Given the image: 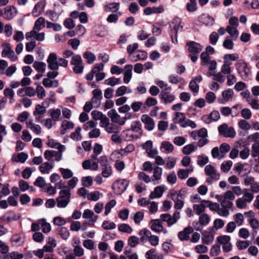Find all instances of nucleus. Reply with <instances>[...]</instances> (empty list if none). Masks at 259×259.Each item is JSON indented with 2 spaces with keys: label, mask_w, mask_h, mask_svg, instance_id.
<instances>
[{
  "label": "nucleus",
  "mask_w": 259,
  "mask_h": 259,
  "mask_svg": "<svg viewBox=\"0 0 259 259\" xmlns=\"http://www.w3.org/2000/svg\"><path fill=\"white\" fill-rule=\"evenodd\" d=\"M243 196L242 198L246 201L248 203H250L252 201L254 198L253 193L249 191L247 188L243 189Z\"/></svg>",
  "instance_id": "nucleus-37"
},
{
  "label": "nucleus",
  "mask_w": 259,
  "mask_h": 259,
  "mask_svg": "<svg viewBox=\"0 0 259 259\" xmlns=\"http://www.w3.org/2000/svg\"><path fill=\"white\" fill-rule=\"evenodd\" d=\"M140 243L139 238L136 236H132L130 237L127 240L128 244L132 247H134L136 246Z\"/></svg>",
  "instance_id": "nucleus-63"
},
{
  "label": "nucleus",
  "mask_w": 259,
  "mask_h": 259,
  "mask_svg": "<svg viewBox=\"0 0 259 259\" xmlns=\"http://www.w3.org/2000/svg\"><path fill=\"white\" fill-rule=\"evenodd\" d=\"M201 240L204 244H210L214 240V235L213 233L209 231H205L202 233Z\"/></svg>",
  "instance_id": "nucleus-22"
},
{
  "label": "nucleus",
  "mask_w": 259,
  "mask_h": 259,
  "mask_svg": "<svg viewBox=\"0 0 259 259\" xmlns=\"http://www.w3.org/2000/svg\"><path fill=\"white\" fill-rule=\"evenodd\" d=\"M259 155V143L256 142L251 146V156L256 157Z\"/></svg>",
  "instance_id": "nucleus-64"
},
{
  "label": "nucleus",
  "mask_w": 259,
  "mask_h": 259,
  "mask_svg": "<svg viewBox=\"0 0 259 259\" xmlns=\"http://www.w3.org/2000/svg\"><path fill=\"white\" fill-rule=\"evenodd\" d=\"M119 8V4L118 3H109L105 7L106 12H116Z\"/></svg>",
  "instance_id": "nucleus-56"
},
{
  "label": "nucleus",
  "mask_w": 259,
  "mask_h": 259,
  "mask_svg": "<svg viewBox=\"0 0 259 259\" xmlns=\"http://www.w3.org/2000/svg\"><path fill=\"white\" fill-rule=\"evenodd\" d=\"M51 118L56 122L59 120L61 115V110L60 109H51L49 110Z\"/></svg>",
  "instance_id": "nucleus-38"
},
{
  "label": "nucleus",
  "mask_w": 259,
  "mask_h": 259,
  "mask_svg": "<svg viewBox=\"0 0 259 259\" xmlns=\"http://www.w3.org/2000/svg\"><path fill=\"white\" fill-rule=\"evenodd\" d=\"M81 128L78 126L75 128L74 132L72 133L70 135V138L74 141H80L82 139V137L80 134Z\"/></svg>",
  "instance_id": "nucleus-51"
},
{
  "label": "nucleus",
  "mask_w": 259,
  "mask_h": 259,
  "mask_svg": "<svg viewBox=\"0 0 259 259\" xmlns=\"http://www.w3.org/2000/svg\"><path fill=\"white\" fill-rule=\"evenodd\" d=\"M133 132L131 130H127L122 132V136L124 138L125 140L127 141H131L137 139L138 138V136L134 135Z\"/></svg>",
  "instance_id": "nucleus-39"
},
{
  "label": "nucleus",
  "mask_w": 259,
  "mask_h": 259,
  "mask_svg": "<svg viewBox=\"0 0 259 259\" xmlns=\"http://www.w3.org/2000/svg\"><path fill=\"white\" fill-rule=\"evenodd\" d=\"M74 126V124L72 122L66 120H63L61 124V134H65L67 131L73 129Z\"/></svg>",
  "instance_id": "nucleus-23"
},
{
  "label": "nucleus",
  "mask_w": 259,
  "mask_h": 259,
  "mask_svg": "<svg viewBox=\"0 0 259 259\" xmlns=\"http://www.w3.org/2000/svg\"><path fill=\"white\" fill-rule=\"evenodd\" d=\"M137 53V55L135 56H134L131 59L133 61L136 62L139 60H143L147 57V53L145 51H138Z\"/></svg>",
  "instance_id": "nucleus-46"
},
{
  "label": "nucleus",
  "mask_w": 259,
  "mask_h": 259,
  "mask_svg": "<svg viewBox=\"0 0 259 259\" xmlns=\"http://www.w3.org/2000/svg\"><path fill=\"white\" fill-rule=\"evenodd\" d=\"M183 192L184 191L182 190L177 191L174 190H171L169 191L168 195L173 201H175L182 197Z\"/></svg>",
  "instance_id": "nucleus-40"
},
{
  "label": "nucleus",
  "mask_w": 259,
  "mask_h": 259,
  "mask_svg": "<svg viewBox=\"0 0 259 259\" xmlns=\"http://www.w3.org/2000/svg\"><path fill=\"white\" fill-rule=\"evenodd\" d=\"M47 62L48 68L52 70H58L59 67L66 68L68 66V60L63 58H57V55L54 53L49 54Z\"/></svg>",
  "instance_id": "nucleus-1"
},
{
  "label": "nucleus",
  "mask_w": 259,
  "mask_h": 259,
  "mask_svg": "<svg viewBox=\"0 0 259 259\" xmlns=\"http://www.w3.org/2000/svg\"><path fill=\"white\" fill-rule=\"evenodd\" d=\"M174 147L173 145L168 141H163L160 146V150L161 152L166 154H169L172 152Z\"/></svg>",
  "instance_id": "nucleus-28"
},
{
  "label": "nucleus",
  "mask_w": 259,
  "mask_h": 259,
  "mask_svg": "<svg viewBox=\"0 0 259 259\" xmlns=\"http://www.w3.org/2000/svg\"><path fill=\"white\" fill-rule=\"evenodd\" d=\"M16 8L12 5L8 6L4 9L3 18L7 20H11L17 14Z\"/></svg>",
  "instance_id": "nucleus-11"
},
{
  "label": "nucleus",
  "mask_w": 259,
  "mask_h": 259,
  "mask_svg": "<svg viewBox=\"0 0 259 259\" xmlns=\"http://www.w3.org/2000/svg\"><path fill=\"white\" fill-rule=\"evenodd\" d=\"M41 227L42 228V231L45 234L49 233L52 229L51 224L46 221L45 219H41L38 220Z\"/></svg>",
  "instance_id": "nucleus-41"
},
{
  "label": "nucleus",
  "mask_w": 259,
  "mask_h": 259,
  "mask_svg": "<svg viewBox=\"0 0 259 259\" xmlns=\"http://www.w3.org/2000/svg\"><path fill=\"white\" fill-rule=\"evenodd\" d=\"M83 57L87 60V63L93 64L96 59V56L90 51H86L83 54Z\"/></svg>",
  "instance_id": "nucleus-42"
},
{
  "label": "nucleus",
  "mask_w": 259,
  "mask_h": 259,
  "mask_svg": "<svg viewBox=\"0 0 259 259\" xmlns=\"http://www.w3.org/2000/svg\"><path fill=\"white\" fill-rule=\"evenodd\" d=\"M82 218L85 219H90L88 222H85V224L93 225L97 221L98 217L95 215L94 211L92 210L86 209L83 212Z\"/></svg>",
  "instance_id": "nucleus-13"
},
{
  "label": "nucleus",
  "mask_w": 259,
  "mask_h": 259,
  "mask_svg": "<svg viewBox=\"0 0 259 259\" xmlns=\"http://www.w3.org/2000/svg\"><path fill=\"white\" fill-rule=\"evenodd\" d=\"M116 204V201L114 199L110 200L107 203L105 206L104 214L106 215H108L112 208H113Z\"/></svg>",
  "instance_id": "nucleus-57"
},
{
  "label": "nucleus",
  "mask_w": 259,
  "mask_h": 259,
  "mask_svg": "<svg viewBox=\"0 0 259 259\" xmlns=\"http://www.w3.org/2000/svg\"><path fill=\"white\" fill-rule=\"evenodd\" d=\"M103 196V194L98 191H95L89 192L87 195V199L89 200L93 201H97L101 197Z\"/></svg>",
  "instance_id": "nucleus-36"
},
{
  "label": "nucleus",
  "mask_w": 259,
  "mask_h": 259,
  "mask_svg": "<svg viewBox=\"0 0 259 259\" xmlns=\"http://www.w3.org/2000/svg\"><path fill=\"white\" fill-rule=\"evenodd\" d=\"M47 145L50 148H55L58 149V150H65L66 147L64 145L61 144L60 143L57 142L54 139H48Z\"/></svg>",
  "instance_id": "nucleus-27"
},
{
  "label": "nucleus",
  "mask_w": 259,
  "mask_h": 259,
  "mask_svg": "<svg viewBox=\"0 0 259 259\" xmlns=\"http://www.w3.org/2000/svg\"><path fill=\"white\" fill-rule=\"evenodd\" d=\"M105 131L110 134L118 133L120 128L115 124L109 123L105 128Z\"/></svg>",
  "instance_id": "nucleus-58"
},
{
  "label": "nucleus",
  "mask_w": 259,
  "mask_h": 259,
  "mask_svg": "<svg viewBox=\"0 0 259 259\" xmlns=\"http://www.w3.org/2000/svg\"><path fill=\"white\" fill-rule=\"evenodd\" d=\"M124 70L123 82L125 83H128L132 77L133 66L130 64L126 65L124 67Z\"/></svg>",
  "instance_id": "nucleus-24"
},
{
  "label": "nucleus",
  "mask_w": 259,
  "mask_h": 259,
  "mask_svg": "<svg viewBox=\"0 0 259 259\" xmlns=\"http://www.w3.org/2000/svg\"><path fill=\"white\" fill-rule=\"evenodd\" d=\"M131 131L136 132L139 135L142 134L141 124L140 121H134L131 124Z\"/></svg>",
  "instance_id": "nucleus-54"
},
{
  "label": "nucleus",
  "mask_w": 259,
  "mask_h": 259,
  "mask_svg": "<svg viewBox=\"0 0 259 259\" xmlns=\"http://www.w3.org/2000/svg\"><path fill=\"white\" fill-rule=\"evenodd\" d=\"M11 240L13 245L20 246L24 242V236L23 234L14 235Z\"/></svg>",
  "instance_id": "nucleus-34"
},
{
  "label": "nucleus",
  "mask_w": 259,
  "mask_h": 259,
  "mask_svg": "<svg viewBox=\"0 0 259 259\" xmlns=\"http://www.w3.org/2000/svg\"><path fill=\"white\" fill-rule=\"evenodd\" d=\"M48 78H45L43 79L42 83L43 85L47 88H57L59 86V81L58 80H51Z\"/></svg>",
  "instance_id": "nucleus-30"
},
{
  "label": "nucleus",
  "mask_w": 259,
  "mask_h": 259,
  "mask_svg": "<svg viewBox=\"0 0 259 259\" xmlns=\"http://www.w3.org/2000/svg\"><path fill=\"white\" fill-rule=\"evenodd\" d=\"M226 31L229 33L232 40H235L237 39L239 33L237 27L227 26L226 27Z\"/></svg>",
  "instance_id": "nucleus-33"
},
{
  "label": "nucleus",
  "mask_w": 259,
  "mask_h": 259,
  "mask_svg": "<svg viewBox=\"0 0 259 259\" xmlns=\"http://www.w3.org/2000/svg\"><path fill=\"white\" fill-rule=\"evenodd\" d=\"M193 232V228L191 226H188L178 233V237L182 241H188L190 239V234Z\"/></svg>",
  "instance_id": "nucleus-12"
},
{
  "label": "nucleus",
  "mask_w": 259,
  "mask_h": 259,
  "mask_svg": "<svg viewBox=\"0 0 259 259\" xmlns=\"http://www.w3.org/2000/svg\"><path fill=\"white\" fill-rule=\"evenodd\" d=\"M118 230L119 232L127 234H131L133 232L132 227L127 224H121L118 227Z\"/></svg>",
  "instance_id": "nucleus-50"
},
{
  "label": "nucleus",
  "mask_w": 259,
  "mask_h": 259,
  "mask_svg": "<svg viewBox=\"0 0 259 259\" xmlns=\"http://www.w3.org/2000/svg\"><path fill=\"white\" fill-rule=\"evenodd\" d=\"M102 176L103 178H108L113 174V169L111 165H109L102 167Z\"/></svg>",
  "instance_id": "nucleus-43"
},
{
  "label": "nucleus",
  "mask_w": 259,
  "mask_h": 259,
  "mask_svg": "<svg viewBox=\"0 0 259 259\" xmlns=\"http://www.w3.org/2000/svg\"><path fill=\"white\" fill-rule=\"evenodd\" d=\"M231 62H227V61L224 60V64L221 67L222 73L227 75L230 74L231 72Z\"/></svg>",
  "instance_id": "nucleus-49"
},
{
  "label": "nucleus",
  "mask_w": 259,
  "mask_h": 259,
  "mask_svg": "<svg viewBox=\"0 0 259 259\" xmlns=\"http://www.w3.org/2000/svg\"><path fill=\"white\" fill-rule=\"evenodd\" d=\"M234 95L233 91L231 89H228L222 92V97L219 99L220 102L222 104L232 100Z\"/></svg>",
  "instance_id": "nucleus-19"
},
{
  "label": "nucleus",
  "mask_w": 259,
  "mask_h": 259,
  "mask_svg": "<svg viewBox=\"0 0 259 259\" xmlns=\"http://www.w3.org/2000/svg\"><path fill=\"white\" fill-rule=\"evenodd\" d=\"M45 19L42 17H39L35 22L33 29L39 31L45 26Z\"/></svg>",
  "instance_id": "nucleus-35"
},
{
  "label": "nucleus",
  "mask_w": 259,
  "mask_h": 259,
  "mask_svg": "<svg viewBox=\"0 0 259 259\" xmlns=\"http://www.w3.org/2000/svg\"><path fill=\"white\" fill-rule=\"evenodd\" d=\"M149 227L150 229L154 232H162L164 234L167 233V230L163 227L162 223L159 219H153L149 222Z\"/></svg>",
  "instance_id": "nucleus-8"
},
{
  "label": "nucleus",
  "mask_w": 259,
  "mask_h": 259,
  "mask_svg": "<svg viewBox=\"0 0 259 259\" xmlns=\"http://www.w3.org/2000/svg\"><path fill=\"white\" fill-rule=\"evenodd\" d=\"M165 190L164 186H157L155 188L154 191L152 192L150 194V198L151 199L160 198L162 196Z\"/></svg>",
  "instance_id": "nucleus-26"
},
{
  "label": "nucleus",
  "mask_w": 259,
  "mask_h": 259,
  "mask_svg": "<svg viewBox=\"0 0 259 259\" xmlns=\"http://www.w3.org/2000/svg\"><path fill=\"white\" fill-rule=\"evenodd\" d=\"M141 121L144 123L145 127L148 131H152L155 127L154 120L147 114L141 116Z\"/></svg>",
  "instance_id": "nucleus-15"
},
{
  "label": "nucleus",
  "mask_w": 259,
  "mask_h": 259,
  "mask_svg": "<svg viewBox=\"0 0 259 259\" xmlns=\"http://www.w3.org/2000/svg\"><path fill=\"white\" fill-rule=\"evenodd\" d=\"M208 248L204 244H198L195 246L194 251L198 254H204L208 251Z\"/></svg>",
  "instance_id": "nucleus-59"
},
{
  "label": "nucleus",
  "mask_w": 259,
  "mask_h": 259,
  "mask_svg": "<svg viewBox=\"0 0 259 259\" xmlns=\"http://www.w3.org/2000/svg\"><path fill=\"white\" fill-rule=\"evenodd\" d=\"M238 125L240 128L244 131H248L251 128L250 124L245 119L240 120L238 121Z\"/></svg>",
  "instance_id": "nucleus-60"
},
{
  "label": "nucleus",
  "mask_w": 259,
  "mask_h": 259,
  "mask_svg": "<svg viewBox=\"0 0 259 259\" xmlns=\"http://www.w3.org/2000/svg\"><path fill=\"white\" fill-rule=\"evenodd\" d=\"M218 131L220 134L227 138H233L236 135L234 129L232 127H229L227 124H223L219 126Z\"/></svg>",
  "instance_id": "nucleus-10"
},
{
  "label": "nucleus",
  "mask_w": 259,
  "mask_h": 259,
  "mask_svg": "<svg viewBox=\"0 0 259 259\" xmlns=\"http://www.w3.org/2000/svg\"><path fill=\"white\" fill-rule=\"evenodd\" d=\"M187 45L188 47V51L191 54L196 55L202 50L201 46L197 42L190 41L187 42Z\"/></svg>",
  "instance_id": "nucleus-17"
},
{
  "label": "nucleus",
  "mask_w": 259,
  "mask_h": 259,
  "mask_svg": "<svg viewBox=\"0 0 259 259\" xmlns=\"http://www.w3.org/2000/svg\"><path fill=\"white\" fill-rule=\"evenodd\" d=\"M59 171L64 179H69L73 176V171L69 168H60Z\"/></svg>",
  "instance_id": "nucleus-45"
},
{
  "label": "nucleus",
  "mask_w": 259,
  "mask_h": 259,
  "mask_svg": "<svg viewBox=\"0 0 259 259\" xmlns=\"http://www.w3.org/2000/svg\"><path fill=\"white\" fill-rule=\"evenodd\" d=\"M231 238L228 235H222L217 237V240L219 244L222 246L230 242Z\"/></svg>",
  "instance_id": "nucleus-62"
},
{
  "label": "nucleus",
  "mask_w": 259,
  "mask_h": 259,
  "mask_svg": "<svg viewBox=\"0 0 259 259\" xmlns=\"http://www.w3.org/2000/svg\"><path fill=\"white\" fill-rule=\"evenodd\" d=\"M185 119L186 116L185 113L177 112L175 113L174 121L175 123H179L181 124L185 122Z\"/></svg>",
  "instance_id": "nucleus-53"
},
{
  "label": "nucleus",
  "mask_w": 259,
  "mask_h": 259,
  "mask_svg": "<svg viewBox=\"0 0 259 259\" xmlns=\"http://www.w3.org/2000/svg\"><path fill=\"white\" fill-rule=\"evenodd\" d=\"M204 171L205 174L208 176L206 182L209 185L220 179V175L213 166L210 164L207 165L205 167Z\"/></svg>",
  "instance_id": "nucleus-4"
},
{
  "label": "nucleus",
  "mask_w": 259,
  "mask_h": 259,
  "mask_svg": "<svg viewBox=\"0 0 259 259\" xmlns=\"http://www.w3.org/2000/svg\"><path fill=\"white\" fill-rule=\"evenodd\" d=\"M28 155L24 152L19 153L13 155L12 160L13 162L24 163L27 159Z\"/></svg>",
  "instance_id": "nucleus-31"
},
{
  "label": "nucleus",
  "mask_w": 259,
  "mask_h": 259,
  "mask_svg": "<svg viewBox=\"0 0 259 259\" xmlns=\"http://www.w3.org/2000/svg\"><path fill=\"white\" fill-rule=\"evenodd\" d=\"M244 184L245 186H250L249 191L252 193H259V183L255 181L254 178L251 176H247L244 178Z\"/></svg>",
  "instance_id": "nucleus-7"
},
{
  "label": "nucleus",
  "mask_w": 259,
  "mask_h": 259,
  "mask_svg": "<svg viewBox=\"0 0 259 259\" xmlns=\"http://www.w3.org/2000/svg\"><path fill=\"white\" fill-rule=\"evenodd\" d=\"M210 221L209 215L207 213H202L199 215L198 222H193V226L197 231L201 229V227L206 226L209 224Z\"/></svg>",
  "instance_id": "nucleus-9"
},
{
  "label": "nucleus",
  "mask_w": 259,
  "mask_h": 259,
  "mask_svg": "<svg viewBox=\"0 0 259 259\" xmlns=\"http://www.w3.org/2000/svg\"><path fill=\"white\" fill-rule=\"evenodd\" d=\"M56 231L57 234L59 235L62 239L66 240L69 238L70 232L67 228L65 227H59Z\"/></svg>",
  "instance_id": "nucleus-29"
},
{
  "label": "nucleus",
  "mask_w": 259,
  "mask_h": 259,
  "mask_svg": "<svg viewBox=\"0 0 259 259\" xmlns=\"http://www.w3.org/2000/svg\"><path fill=\"white\" fill-rule=\"evenodd\" d=\"M50 105L49 102L47 101H44L41 104H37L35 107V110L33 112L34 116L37 115H42L44 114L46 111V108L48 107Z\"/></svg>",
  "instance_id": "nucleus-18"
},
{
  "label": "nucleus",
  "mask_w": 259,
  "mask_h": 259,
  "mask_svg": "<svg viewBox=\"0 0 259 259\" xmlns=\"http://www.w3.org/2000/svg\"><path fill=\"white\" fill-rule=\"evenodd\" d=\"M108 115L111 118V121L117 123L119 125H124V121L122 120V117L118 114L115 109H112L108 112Z\"/></svg>",
  "instance_id": "nucleus-14"
},
{
  "label": "nucleus",
  "mask_w": 259,
  "mask_h": 259,
  "mask_svg": "<svg viewBox=\"0 0 259 259\" xmlns=\"http://www.w3.org/2000/svg\"><path fill=\"white\" fill-rule=\"evenodd\" d=\"M233 219L235 224L238 226H240L242 225L244 222V217L242 213H237L233 216Z\"/></svg>",
  "instance_id": "nucleus-61"
},
{
  "label": "nucleus",
  "mask_w": 259,
  "mask_h": 259,
  "mask_svg": "<svg viewBox=\"0 0 259 259\" xmlns=\"http://www.w3.org/2000/svg\"><path fill=\"white\" fill-rule=\"evenodd\" d=\"M205 200H202L200 201L199 204H195L193 206V208L195 212V213L197 215H200L202 214L204 211L206 207Z\"/></svg>",
  "instance_id": "nucleus-25"
},
{
  "label": "nucleus",
  "mask_w": 259,
  "mask_h": 259,
  "mask_svg": "<svg viewBox=\"0 0 259 259\" xmlns=\"http://www.w3.org/2000/svg\"><path fill=\"white\" fill-rule=\"evenodd\" d=\"M162 174V168L156 166L153 168V180L152 181H159L161 178Z\"/></svg>",
  "instance_id": "nucleus-52"
},
{
  "label": "nucleus",
  "mask_w": 259,
  "mask_h": 259,
  "mask_svg": "<svg viewBox=\"0 0 259 259\" xmlns=\"http://www.w3.org/2000/svg\"><path fill=\"white\" fill-rule=\"evenodd\" d=\"M81 184L84 187H90L93 183V179L91 176H85L81 178Z\"/></svg>",
  "instance_id": "nucleus-55"
},
{
  "label": "nucleus",
  "mask_w": 259,
  "mask_h": 259,
  "mask_svg": "<svg viewBox=\"0 0 259 259\" xmlns=\"http://www.w3.org/2000/svg\"><path fill=\"white\" fill-rule=\"evenodd\" d=\"M53 167L54 165L52 163L45 162L40 165L39 169L42 174H49Z\"/></svg>",
  "instance_id": "nucleus-32"
},
{
  "label": "nucleus",
  "mask_w": 259,
  "mask_h": 259,
  "mask_svg": "<svg viewBox=\"0 0 259 259\" xmlns=\"http://www.w3.org/2000/svg\"><path fill=\"white\" fill-rule=\"evenodd\" d=\"M129 185V181L125 179H119L113 183L112 189L114 193L120 195L126 189Z\"/></svg>",
  "instance_id": "nucleus-5"
},
{
  "label": "nucleus",
  "mask_w": 259,
  "mask_h": 259,
  "mask_svg": "<svg viewBox=\"0 0 259 259\" xmlns=\"http://www.w3.org/2000/svg\"><path fill=\"white\" fill-rule=\"evenodd\" d=\"M169 91L162 90L160 93V98L163 102L165 103H170L173 102L175 99L174 95L170 94Z\"/></svg>",
  "instance_id": "nucleus-20"
},
{
  "label": "nucleus",
  "mask_w": 259,
  "mask_h": 259,
  "mask_svg": "<svg viewBox=\"0 0 259 259\" xmlns=\"http://www.w3.org/2000/svg\"><path fill=\"white\" fill-rule=\"evenodd\" d=\"M71 191L69 189H62L56 198L57 206L60 208L66 207L70 202Z\"/></svg>",
  "instance_id": "nucleus-2"
},
{
  "label": "nucleus",
  "mask_w": 259,
  "mask_h": 259,
  "mask_svg": "<svg viewBox=\"0 0 259 259\" xmlns=\"http://www.w3.org/2000/svg\"><path fill=\"white\" fill-rule=\"evenodd\" d=\"M143 233L147 237H149L148 241L150 245L152 246H156L159 244V238L155 235H152L151 231L145 230Z\"/></svg>",
  "instance_id": "nucleus-21"
},
{
  "label": "nucleus",
  "mask_w": 259,
  "mask_h": 259,
  "mask_svg": "<svg viewBox=\"0 0 259 259\" xmlns=\"http://www.w3.org/2000/svg\"><path fill=\"white\" fill-rule=\"evenodd\" d=\"M34 68L40 73H44L46 68V64L42 62L35 61L33 64Z\"/></svg>",
  "instance_id": "nucleus-44"
},
{
  "label": "nucleus",
  "mask_w": 259,
  "mask_h": 259,
  "mask_svg": "<svg viewBox=\"0 0 259 259\" xmlns=\"http://www.w3.org/2000/svg\"><path fill=\"white\" fill-rule=\"evenodd\" d=\"M181 23V19L179 17H176L172 20L169 24V27L170 29L169 31V34L171 38V40L174 42V37L176 38V40H177V34L180 27Z\"/></svg>",
  "instance_id": "nucleus-6"
},
{
  "label": "nucleus",
  "mask_w": 259,
  "mask_h": 259,
  "mask_svg": "<svg viewBox=\"0 0 259 259\" xmlns=\"http://www.w3.org/2000/svg\"><path fill=\"white\" fill-rule=\"evenodd\" d=\"M160 218L161 221L165 222L167 223L168 227H170L174 225V222L172 220V217L170 214H161L160 216Z\"/></svg>",
  "instance_id": "nucleus-48"
},
{
  "label": "nucleus",
  "mask_w": 259,
  "mask_h": 259,
  "mask_svg": "<svg viewBox=\"0 0 259 259\" xmlns=\"http://www.w3.org/2000/svg\"><path fill=\"white\" fill-rule=\"evenodd\" d=\"M236 70L243 80H248L251 77V71L247 63L243 60H238L235 64Z\"/></svg>",
  "instance_id": "nucleus-3"
},
{
  "label": "nucleus",
  "mask_w": 259,
  "mask_h": 259,
  "mask_svg": "<svg viewBox=\"0 0 259 259\" xmlns=\"http://www.w3.org/2000/svg\"><path fill=\"white\" fill-rule=\"evenodd\" d=\"M35 92L38 99H43L46 96V91L44 88L40 85H37L36 86Z\"/></svg>",
  "instance_id": "nucleus-47"
},
{
  "label": "nucleus",
  "mask_w": 259,
  "mask_h": 259,
  "mask_svg": "<svg viewBox=\"0 0 259 259\" xmlns=\"http://www.w3.org/2000/svg\"><path fill=\"white\" fill-rule=\"evenodd\" d=\"M198 21L205 26L210 27L214 24L215 20L209 15L203 14L198 17Z\"/></svg>",
  "instance_id": "nucleus-16"
}]
</instances>
